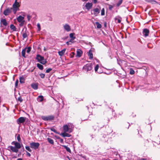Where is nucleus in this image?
Masks as SVG:
<instances>
[{
    "instance_id": "obj_5",
    "label": "nucleus",
    "mask_w": 160,
    "mask_h": 160,
    "mask_svg": "<svg viewBox=\"0 0 160 160\" xmlns=\"http://www.w3.org/2000/svg\"><path fill=\"white\" fill-rule=\"evenodd\" d=\"M42 118L43 120L47 121L48 120H53L54 118V117L52 115H50L48 116H43L42 117Z\"/></svg>"
},
{
    "instance_id": "obj_55",
    "label": "nucleus",
    "mask_w": 160,
    "mask_h": 160,
    "mask_svg": "<svg viewBox=\"0 0 160 160\" xmlns=\"http://www.w3.org/2000/svg\"><path fill=\"white\" fill-rule=\"evenodd\" d=\"M17 160H22V159L21 158H18L17 159Z\"/></svg>"
},
{
    "instance_id": "obj_21",
    "label": "nucleus",
    "mask_w": 160,
    "mask_h": 160,
    "mask_svg": "<svg viewBox=\"0 0 160 160\" xmlns=\"http://www.w3.org/2000/svg\"><path fill=\"white\" fill-rule=\"evenodd\" d=\"M14 145L15 146V147L18 149H19L20 148H21V145L18 142H15L14 143Z\"/></svg>"
},
{
    "instance_id": "obj_23",
    "label": "nucleus",
    "mask_w": 160,
    "mask_h": 160,
    "mask_svg": "<svg viewBox=\"0 0 160 160\" xmlns=\"http://www.w3.org/2000/svg\"><path fill=\"white\" fill-rule=\"evenodd\" d=\"M27 48H25L24 49H23L22 52V57L26 58L25 56V52H26V50Z\"/></svg>"
},
{
    "instance_id": "obj_2",
    "label": "nucleus",
    "mask_w": 160,
    "mask_h": 160,
    "mask_svg": "<svg viewBox=\"0 0 160 160\" xmlns=\"http://www.w3.org/2000/svg\"><path fill=\"white\" fill-rule=\"evenodd\" d=\"M19 7L18 2H17V0H16L12 6L13 11L14 14H15L17 11L19 10Z\"/></svg>"
},
{
    "instance_id": "obj_27",
    "label": "nucleus",
    "mask_w": 160,
    "mask_h": 160,
    "mask_svg": "<svg viewBox=\"0 0 160 160\" xmlns=\"http://www.w3.org/2000/svg\"><path fill=\"white\" fill-rule=\"evenodd\" d=\"M37 67H38V68H39L41 70H42L43 69V66L40 64L37 63Z\"/></svg>"
},
{
    "instance_id": "obj_35",
    "label": "nucleus",
    "mask_w": 160,
    "mask_h": 160,
    "mask_svg": "<svg viewBox=\"0 0 160 160\" xmlns=\"http://www.w3.org/2000/svg\"><path fill=\"white\" fill-rule=\"evenodd\" d=\"M31 48L30 47H28V48H27L26 50V52L27 53H29L31 50Z\"/></svg>"
},
{
    "instance_id": "obj_40",
    "label": "nucleus",
    "mask_w": 160,
    "mask_h": 160,
    "mask_svg": "<svg viewBox=\"0 0 160 160\" xmlns=\"http://www.w3.org/2000/svg\"><path fill=\"white\" fill-rule=\"evenodd\" d=\"M50 130L51 131L53 132L56 133H58L56 131V130L53 128H50Z\"/></svg>"
},
{
    "instance_id": "obj_41",
    "label": "nucleus",
    "mask_w": 160,
    "mask_h": 160,
    "mask_svg": "<svg viewBox=\"0 0 160 160\" xmlns=\"http://www.w3.org/2000/svg\"><path fill=\"white\" fill-rule=\"evenodd\" d=\"M108 5L109 9L111 10L112 8H113L114 6H112L110 4H108Z\"/></svg>"
},
{
    "instance_id": "obj_3",
    "label": "nucleus",
    "mask_w": 160,
    "mask_h": 160,
    "mask_svg": "<svg viewBox=\"0 0 160 160\" xmlns=\"http://www.w3.org/2000/svg\"><path fill=\"white\" fill-rule=\"evenodd\" d=\"M83 69L85 72L90 71L92 69V64L91 63L87 64L84 66Z\"/></svg>"
},
{
    "instance_id": "obj_1",
    "label": "nucleus",
    "mask_w": 160,
    "mask_h": 160,
    "mask_svg": "<svg viewBox=\"0 0 160 160\" xmlns=\"http://www.w3.org/2000/svg\"><path fill=\"white\" fill-rule=\"evenodd\" d=\"M36 59L38 60V62L42 64H45L47 62L46 59L44 58V57L39 54L37 55Z\"/></svg>"
},
{
    "instance_id": "obj_31",
    "label": "nucleus",
    "mask_w": 160,
    "mask_h": 160,
    "mask_svg": "<svg viewBox=\"0 0 160 160\" xmlns=\"http://www.w3.org/2000/svg\"><path fill=\"white\" fill-rule=\"evenodd\" d=\"M74 33H71L69 34V36L70 38H72V39H75L76 38L75 36H74Z\"/></svg>"
},
{
    "instance_id": "obj_45",
    "label": "nucleus",
    "mask_w": 160,
    "mask_h": 160,
    "mask_svg": "<svg viewBox=\"0 0 160 160\" xmlns=\"http://www.w3.org/2000/svg\"><path fill=\"white\" fill-rule=\"evenodd\" d=\"M18 100L21 102L22 101L23 99L20 97H19L18 98Z\"/></svg>"
},
{
    "instance_id": "obj_25",
    "label": "nucleus",
    "mask_w": 160,
    "mask_h": 160,
    "mask_svg": "<svg viewBox=\"0 0 160 160\" xmlns=\"http://www.w3.org/2000/svg\"><path fill=\"white\" fill-rule=\"evenodd\" d=\"M62 146L64 148H65L67 150V151H68V152H71V151L70 148L69 147L67 146H66L62 145Z\"/></svg>"
},
{
    "instance_id": "obj_28",
    "label": "nucleus",
    "mask_w": 160,
    "mask_h": 160,
    "mask_svg": "<svg viewBox=\"0 0 160 160\" xmlns=\"http://www.w3.org/2000/svg\"><path fill=\"white\" fill-rule=\"evenodd\" d=\"M19 81L21 83H24V82L25 79L23 76L20 77Z\"/></svg>"
},
{
    "instance_id": "obj_43",
    "label": "nucleus",
    "mask_w": 160,
    "mask_h": 160,
    "mask_svg": "<svg viewBox=\"0 0 160 160\" xmlns=\"http://www.w3.org/2000/svg\"><path fill=\"white\" fill-rule=\"evenodd\" d=\"M52 70V69L51 68H49L46 70V72L47 73H49Z\"/></svg>"
},
{
    "instance_id": "obj_42",
    "label": "nucleus",
    "mask_w": 160,
    "mask_h": 160,
    "mask_svg": "<svg viewBox=\"0 0 160 160\" xmlns=\"http://www.w3.org/2000/svg\"><path fill=\"white\" fill-rule=\"evenodd\" d=\"M99 68V65L97 64L95 67V71L96 72L97 71V70Z\"/></svg>"
},
{
    "instance_id": "obj_47",
    "label": "nucleus",
    "mask_w": 160,
    "mask_h": 160,
    "mask_svg": "<svg viewBox=\"0 0 160 160\" xmlns=\"http://www.w3.org/2000/svg\"><path fill=\"white\" fill-rule=\"evenodd\" d=\"M18 80H17L16 81L15 83V85L16 87H17L18 86Z\"/></svg>"
},
{
    "instance_id": "obj_26",
    "label": "nucleus",
    "mask_w": 160,
    "mask_h": 160,
    "mask_svg": "<svg viewBox=\"0 0 160 160\" xmlns=\"http://www.w3.org/2000/svg\"><path fill=\"white\" fill-rule=\"evenodd\" d=\"M10 28L13 31H16V28L13 24H11L10 26Z\"/></svg>"
},
{
    "instance_id": "obj_10",
    "label": "nucleus",
    "mask_w": 160,
    "mask_h": 160,
    "mask_svg": "<svg viewBox=\"0 0 160 160\" xmlns=\"http://www.w3.org/2000/svg\"><path fill=\"white\" fill-rule=\"evenodd\" d=\"M63 131L65 132H68L69 133L71 132L69 130V129L67 124L63 125Z\"/></svg>"
},
{
    "instance_id": "obj_22",
    "label": "nucleus",
    "mask_w": 160,
    "mask_h": 160,
    "mask_svg": "<svg viewBox=\"0 0 160 160\" xmlns=\"http://www.w3.org/2000/svg\"><path fill=\"white\" fill-rule=\"evenodd\" d=\"M24 19V17L21 16H19L17 18V20L18 22H21L22 21V20Z\"/></svg>"
},
{
    "instance_id": "obj_46",
    "label": "nucleus",
    "mask_w": 160,
    "mask_h": 160,
    "mask_svg": "<svg viewBox=\"0 0 160 160\" xmlns=\"http://www.w3.org/2000/svg\"><path fill=\"white\" fill-rule=\"evenodd\" d=\"M27 18L28 20V21H29L31 18V16L29 15H27Z\"/></svg>"
},
{
    "instance_id": "obj_50",
    "label": "nucleus",
    "mask_w": 160,
    "mask_h": 160,
    "mask_svg": "<svg viewBox=\"0 0 160 160\" xmlns=\"http://www.w3.org/2000/svg\"><path fill=\"white\" fill-rule=\"evenodd\" d=\"M147 159L144 158H142L140 159H138L137 160H146Z\"/></svg>"
},
{
    "instance_id": "obj_16",
    "label": "nucleus",
    "mask_w": 160,
    "mask_h": 160,
    "mask_svg": "<svg viewBox=\"0 0 160 160\" xmlns=\"http://www.w3.org/2000/svg\"><path fill=\"white\" fill-rule=\"evenodd\" d=\"M32 88L34 90H37L38 88V84L36 83H33L31 84Z\"/></svg>"
},
{
    "instance_id": "obj_12",
    "label": "nucleus",
    "mask_w": 160,
    "mask_h": 160,
    "mask_svg": "<svg viewBox=\"0 0 160 160\" xmlns=\"http://www.w3.org/2000/svg\"><path fill=\"white\" fill-rule=\"evenodd\" d=\"M92 3H87L85 5V7L88 10H89L92 6Z\"/></svg>"
},
{
    "instance_id": "obj_61",
    "label": "nucleus",
    "mask_w": 160,
    "mask_h": 160,
    "mask_svg": "<svg viewBox=\"0 0 160 160\" xmlns=\"http://www.w3.org/2000/svg\"><path fill=\"white\" fill-rule=\"evenodd\" d=\"M98 72V73H101V72Z\"/></svg>"
},
{
    "instance_id": "obj_53",
    "label": "nucleus",
    "mask_w": 160,
    "mask_h": 160,
    "mask_svg": "<svg viewBox=\"0 0 160 160\" xmlns=\"http://www.w3.org/2000/svg\"><path fill=\"white\" fill-rule=\"evenodd\" d=\"M74 39H72V38H71V39L70 40V42H72Z\"/></svg>"
},
{
    "instance_id": "obj_33",
    "label": "nucleus",
    "mask_w": 160,
    "mask_h": 160,
    "mask_svg": "<svg viewBox=\"0 0 160 160\" xmlns=\"http://www.w3.org/2000/svg\"><path fill=\"white\" fill-rule=\"evenodd\" d=\"M122 0H119L118 3L117 4V6L119 7L122 3Z\"/></svg>"
},
{
    "instance_id": "obj_52",
    "label": "nucleus",
    "mask_w": 160,
    "mask_h": 160,
    "mask_svg": "<svg viewBox=\"0 0 160 160\" xmlns=\"http://www.w3.org/2000/svg\"><path fill=\"white\" fill-rule=\"evenodd\" d=\"M98 0H93V3L95 4H96L97 3Z\"/></svg>"
},
{
    "instance_id": "obj_7",
    "label": "nucleus",
    "mask_w": 160,
    "mask_h": 160,
    "mask_svg": "<svg viewBox=\"0 0 160 160\" xmlns=\"http://www.w3.org/2000/svg\"><path fill=\"white\" fill-rule=\"evenodd\" d=\"M100 12V10L98 8H96L94 9L91 11V13L92 14H93L95 15V16H96Z\"/></svg>"
},
{
    "instance_id": "obj_38",
    "label": "nucleus",
    "mask_w": 160,
    "mask_h": 160,
    "mask_svg": "<svg viewBox=\"0 0 160 160\" xmlns=\"http://www.w3.org/2000/svg\"><path fill=\"white\" fill-rule=\"evenodd\" d=\"M105 14V11L104 8H103L101 10V15L103 16Z\"/></svg>"
},
{
    "instance_id": "obj_58",
    "label": "nucleus",
    "mask_w": 160,
    "mask_h": 160,
    "mask_svg": "<svg viewBox=\"0 0 160 160\" xmlns=\"http://www.w3.org/2000/svg\"><path fill=\"white\" fill-rule=\"evenodd\" d=\"M57 138L58 139H59V140H60V139H61V138H60L59 137H57Z\"/></svg>"
},
{
    "instance_id": "obj_57",
    "label": "nucleus",
    "mask_w": 160,
    "mask_h": 160,
    "mask_svg": "<svg viewBox=\"0 0 160 160\" xmlns=\"http://www.w3.org/2000/svg\"><path fill=\"white\" fill-rule=\"evenodd\" d=\"M66 44L67 45H68L69 44V42H67Z\"/></svg>"
},
{
    "instance_id": "obj_30",
    "label": "nucleus",
    "mask_w": 160,
    "mask_h": 160,
    "mask_svg": "<svg viewBox=\"0 0 160 160\" xmlns=\"http://www.w3.org/2000/svg\"><path fill=\"white\" fill-rule=\"evenodd\" d=\"M95 24L97 25V27L98 28H102V25L98 22H96Z\"/></svg>"
},
{
    "instance_id": "obj_19",
    "label": "nucleus",
    "mask_w": 160,
    "mask_h": 160,
    "mask_svg": "<svg viewBox=\"0 0 160 160\" xmlns=\"http://www.w3.org/2000/svg\"><path fill=\"white\" fill-rule=\"evenodd\" d=\"M88 55L89 57V59H92L93 57L92 51L90 50L88 52Z\"/></svg>"
},
{
    "instance_id": "obj_13",
    "label": "nucleus",
    "mask_w": 160,
    "mask_h": 160,
    "mask_svg": "<svg viewBox=\"0 0 160 160\" xmlns=\"http://www.w3.org/2000/svg\"><path fill=\"white\" fill-rule=\"evenodd\" d=\"M60 135L62 136L63 137H70L71 136V135L66 133V132H64L61 133L60 134Z\"/></svg>"
},
{
    "instance_id": "obj_6",
    "label": "nucleus",
    "mask_w": 160,
    "mask_h": 160,
    "mask_svg": "<svg viewBox=\"0 0 160 160\" xmlns=\"http://www.w3.org/2000/svg\"><path fill=\"white\" fill-rule=\"evenodd\" d=\"M26 118L25 117H20L17 119V122L18 124H20L24 122L26 120Z\"/></svg>"
},
{
    "instance_id": "obj_9",
    "label": "nucleus",
    "mask_w": 160,
    "mask_h": 160,
    "mask_svg": "<svg viewBox=\"0 0 160 160\" xmlns=\"http://www.w3.org/2000/svg\"><path fill=\"white\" fill-rule=\"evenodd\" d=\"M63 28L65 30L68 32L70 31L71 30V28L70 26L68 24H65L63 25Z\"/></svg>"
},
{
    "instance_id": "obj_24",
    "label": "nucleus",
    "mask_w": 160,
    "mask_h": 160,
    "mask_svg": "<svg viewBox=\"0 0 160 160\" xmlns=\"http://www.w3.org/2000/svg\"><path fill=\"white\" fill-rule=\"evenodd\" d=\"M1 22H2V24L5 26H6L7 25V23L6 22V20L5 19L1 20Z\"/></svg>"
},
{
    "instance_id": "obj_44",
    "label": "nucleus",
    "mask_w": 160,
    "mask_h": 160,
    "mask_svg": "<svg viewBox=\"0 0 160 160\" xmlns=\"http://www.w3.org/2000/svg\"><path fill=\"white\" fill-rule=\"evenodd\" d=\"M17 139L19 142H20L21 141V138L19 135H18V136H17Z\"/></svg>"
},
{
    "instance_id": "obj_29",
    "label": "nucleus",
    "mask_w": 160,
    "mask_h": 160,
    "mask_svg": "<svg viewBox=\"0 0 160 160\" xmlns=\"http://www.w3.org/2000/svg\"><path fill=\"white\" fill-rule=\"evenodd\" d=\"M47 140L50 143L52 144H54V141L52 139L50 138H48Z\"/></svg>"
},
{
    "instance_id": "obj_48",
    "label": "nucleus",
    "mask_w": 160,
    "mask_h": 160,
    "mask_svg": "<svg viewBox=\"0 0 160 160\" xmlns=\"http://www.w3.org/2000/svg\"><path fill=\"white\" fill-rule=\"evenodd\" d=\"M60 142L62 143L63 144L64 143L63 140L62 138L60 139Z\"/></svg>"
},
{
    "instance_id": "obj_17",
    "label": "nucleus",
    "mask_w": 160,
    "mask_h": 160,
    "mask_svg": "<svg viewBox=\"0 0 160 160\" xmlns=\"http://www.w3.org/2000/svg\"><path fill=\"white\" fill-rule=\"evenodd\" d=\"M66 49L64 48L61 51L58 52L59 55L60 56H62L65 53Z\"/></svg>"
},
{
    "instance_id": "obj_37",
    "label": "nucleus",
    "mask_w": 160,
    "mask_h": 160,
    "mask_svg": "<svg viewBox=\"0 0 160 160\" xmlns=\"http://www.w3.org/2000/svg\"><path fill=\"white\" fill-rule=\"evenodd\" d=\"M25 148L29 152H31L32 151L31 149L30 148L29 146H26Z\"/></svg>"
},
{
    "instance_id": "obj_18",
    "label": "nucleus",
    "mask_w": 160,
    "mask_h": 160,
    "mask_svg": "<svg viewBox=\"0 0 160 160\" xmlns=\"http://www.w3.org/2000/svg\"><path fill=\"white\" fill-rule=\"evenodd\" d=\"M37 100L38 102H41L43 100V97L42 95L39 96L37 98Z\"/></svg>"
},
{
    "instance_id": "obj_54",
    "label": "nucleus",
    "mask_w": 160,
    "mask_h": 160,
    "mask_svg": "<svg viewBox=\"0 0 160 160\" xmlns=\"http://www.w3.org/2000/svg\"><path fill=\"white\" fill-rule=\"evenodd\" d=\"M118 23H120L121 22V21L120 19H118Z\"/></svg>"
},
{
    "instance_id": "obj_49",
    "label": "nucleus",
    "mask_w": 160,
    "mask_h": 160,
    "mask_svg": "<svg viewBox=\"0 0 160 160\" xmlns=\"http://www.w3.org/2000/svg\"><path fill=\"white\" fill-rule=\"evenodd\" d=\"M26 155L29 157L31 156V154L28 152H26Z\"/></svg>"
},
{
    "instance_id": "obj_62",
    "label": "nucleus",
    "mask_w": 160,
    "mask_h": 160,
    "mask_svg": "<svg viewBox=\"0 0 160 160\" xmlns=\"http://www.w3.org/2000/svg\"><path fill=\"white\" fill-rule=\"evenodd\" d=\"M72 53L73 54H74V52H72Z\"/></svg>"
},
{
    "instance_id": "obj_4",
    "label": "nucleus",
    "mask_w": 160,
    "mask_h": 160,
    "mask_svg": "<svg viewBox=\"0 0 160 160\" xmlns=\"http://www.w3.org/2000/svg\"><path fill=\"white\" fill-rule=\"evenodd\" d=\"M30 147L34 149H36L39 148L40 144L38 142H32L30 143Z\"/></svg>"
},
{
    "instance_id": "obj_51",
    "label": "nucleus",
    "mask_w": 160,
    "mask_h": 160,
    "mask_svg": "<svg viewBox=\"0 0 160 160\" xmlns=\"http://www.w3.org/2000/svg\"><path fill=\"white\" fill-rule=\"evenodd\" d=\"M23 22H22L20 24H19V26H23Z\"/></svg>"
},
{
    "instance_id": "obj_14",
    "label": "nucleus",
    "mask_w": 160,
    "mask_h": 160,
    "mask_svg": "<svg viewBox=\"0 0 160 160\" xmlns=\"http://www.w3.org/2000/svg\"><path fill=\"white\" fill-rule=\"evenodd\" d=\"M10 149L12 152H18V149H17L15 147H14L12 146H10L9 147Z\"/></svg>"
},
{
    "instance_id": "obj_8",
    "label": "nucleus",
    "mask_w": 160,
    "mask_h": 160,
    "mask_svg": "<svg viewBox=\"0 0 160 160\" xmlns=\"http://www.w3.org/2000/svg\"><path fill=\"white\" fill-rule=\"evenodd\" d=\"M12 10V8H8L3 12V14L5 16H8L11 13Z\"/></svg>"
},
{
    "instance_id": "obj_60",
    "label": "nucleus",
    "mask_w": 160,
    "mask_h": 160,
    "mask_svg": "<svg viewBox=\"0 0 160 160\" xmlns=\"http://www.w3.org/2000/svg\"><path fill=\"white\" fill-rule=\"evenodd\" d=\"M71 58H72L73 57V56H71Z\"/></svg>"
},
{
    "instance_id": "obj_11",
    "label": "nucleus",
    "mask_w": 160,
    "mask_h": 160,
    "mask_svg": "<svg viewBox=\"0 0 160 160\" xmlns=\"http://www.w3.org/2000/svg\"><path fill=\"white\" fill-rule=\"evenodd\" d=\"M143 34L145 37L148 36L149 33V31L148 29L147 28L144 29L143 31Z\"/></svg>"
},
{
    "instance_id": "obj_59",
    "label": "nucleus",
    "mask_w": 160,
    "mask_h": 160,
    "mask_svg": "<svg viewBox=\"0 0 160 160\" xmlns=\"http://www.w3.org/2000/svg\"><path fill=\"white\" fill-rule=\"evenodd\" d=\"M1 141V138L0 137V142Z\"/></svg>"
},
{
    "instance_id": "obj_32",
    "label": "nucleus",
    "mask_w": 160,
    "mask_h": 160,
    "mask_svg": "<svg viewBox=\"0 0 160 160\" xmlns=\"http://www.w3.org/2000/svg\"><path fill=\"white\" fill-rule=\"evenodd\" d=\"M135 73L134 71L132 69L130 68V69L129 73L130 74L133 75Z\"/></svg>"
},
{
    "instance_id": "obj_39",
    "label": "nucleus",
    "mask_w": 160,
    "mask_h": 160,
    "mask_svg": "<svg viewBox=\"0 0 160 160\" xmlns=\"http://www.w3.org/2000/svg\"><path fill=\"white\" fill-rule=\"evenodd\" d=\"M41 78H44L45 76V74H44L41 73L39 74Z\"/></svg>"
},
{
    "instance_id": "obj_15",
    "label": "nucleus",
    "mask_w": 160,
    "mask_h": 160,
    "mask_svg": "<svg viewBox=\"0 0 160 160\" xmlns=\"http://www.w3.org/2000/svg\"><path fill=\"white\" fill-rule=\"evenodd\" d=\"M69 130L72 132V131L73 128H74L73 125L72 123H69L67 124Z\"/></svg>"
},
{
    "instance_id": "obj_56",
    "label": "nucleus",
    "mask_w": 160,
    "mask_h": 160,
    "mask_svg": "<svg viewBox=\"0 0 160 160\" xmlns=\"http://www.w3.org/2000/svg\"><path fill=\"white\" fill-rule=\"evenodd\" d=\"M104 26L105 27H106L107 26V23L106 22H105V23H104Z\"/></svg>"
},
{
    "instance_id": "obj_34",
    "label": "nucleus",
    "mask_w": 160,
    "mask_h": 160,
    "mask_svg": "<svg viewBox=\"0 0 160 160\" xmlns=\"http://www.w3.org/2000/svg\"><path fill=\"white\" fill-rule=\"evenodd\" d=\"M28 37V35L26 32L23 33L22 34L23 39L26 38Z\"/></svg>"
},
{
    "instance_id": "obj_20",
    "label": "nucleus",
    "mask_w": 160,
    "mask_h": 160,
    "mask_svg": "<svg viewBox=\"0 0 160 160\" xmlns=\"http://www.w3.org/2000/svg\"><path fill=\"white\" fill-rule=\"evenodd\" d=\"M82 54V51L80 49H78L77 51V55L78 57H80Z\"/></svg>"
},
{
    "instance_id": "obj_36",
    "label": "nucleus",
    "mask_w": 160,
    "mask_h": 160,
    "mask_svg": "<svg viewBox=\"0 0 160 160\" xmlns=\"http://www.w3.org/2000/svg\"><path fill=\"white\" fill-rule=\"evenodd\" d=\"M37 26L38 28V31H39L41 30V26L39 23H38L37 24Z\"/></svg>"
}]
</instances>
